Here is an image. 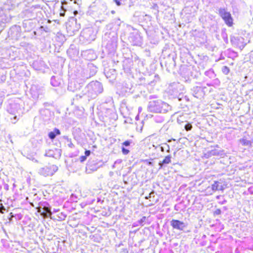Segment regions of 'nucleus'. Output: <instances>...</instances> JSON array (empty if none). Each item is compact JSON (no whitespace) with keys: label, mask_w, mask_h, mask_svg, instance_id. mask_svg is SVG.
<instances>
[{"label":"nucleus","mask_w":253,"mask_h":253,"mask_svg":"<svg viewBox=\"0 0 253 253\" xmlns=\"http://www.w3.org/2000/svg\"><path fill=\"white\" fill-rule=\"evenodd\" d=\"M155 194V192L154 191H152L151 192H150L149 194V197H151L152 196H154V195Z\"/></svg>","instance_id":"c9c22d12"},{"label":"nucleus","mask_w":253,"mask_h":253,"mask_svg":"<svg viewBox=\"0 0 253 253\" xmlns=\"http://www.w3.org/2000/svg\"><path fill=\"white\" fill-rule=\"evenodd\" d=\"M58 169L57 167L55 165H51L49 167H45L39 169V173L44 176L52 175Z\"/></svg>","instance_id":"0eeeda50"},{"label":"nucleus","mask_w":253,"mask_h":253,"mask_svg":"<svg viewBox=\"0 0 253 253\" xmlns=\"http://www.w3.org/2000/svg\"><path fill=\"white\" fill-rule=\"evenodd\" d=\"M56 136V135L55 132H53V131H51L48 133V137L51 139H54L55 138Z\"/></svg>","instance_id":"412c9836"},{"label":"nucleus","mask_w":253,"mask_h":253,"mask_svg":"<svg viewBox=\"0 0 253 253\" xmlns=\"http://www.w3.org/2000/svg\"><path fill=\"white\" fill-rule=\"evenodd\" d=\"M181 80L185 82H188L189 77V69L185 65L181 66L180 69Z\"/></svg>","instance_id":"6e6552de"},{"label":"nucleus","mask_w":253,"mask_h":253,"mask_svg":"<svg viewBox=\"0 0 253 253\" xmlns=\"http://www.w3.org/2000/svg\"><path fill=\"white\" fill-rule=\"evenodd\" d=\"M175 84V85H179V84Z\"/></svg>","instance_id":"37998d69"},{"label":"nucleus","mask_w":253,"mask_h":253,"mask_svg":"<svg viewBox=\"0 0 253 253\" xmlns=\"http://www.w3.org/2000/svg\"><path fill=\"white\" fill-rule=\"evenodd\" d=\"M185 128L186 130H190V124L189 123H187L185 126Z\"/></svg>","instance_id":"2f4dec72"},{"label":"nucleus","mask_w":253,"mask_h":253,"mask_svg":"<svg viewBox=\"0 0 253 253\" xmlns=\"http://www.w3.org/2000/svg\"><path fill=\"white\" fill-rule=\"evenodd\" d=\"M25 10L28 17L34 19L41 14V8L40 5H36L31 6Z\"/></svg>","instance_id":"20e7f679"},{"label":"nucleus","mask_w":253,"mask_h":253,"mask_svg":"<svg viewBox=\"0 0 253 253\" xmlns=\"http://www.w3.org/2000/svg\"><path fill=\"white\" fill-rule=\"evenodd\" d=\"M66 217V215L63 212H60L59 213V214L57 216V218H54V219H56L58 220H65Z\"/></svg>","instance_id":"dca6fc26"},{"label":"nucleus","mask_w":253,"mask_h":253,"mask_svg":"<svg viewBox=\"0 0 253 253\" xmlns=\"http://www.w3.org/2000/svg\"><path fill=\"white\" fill-rule=\"evenodd\" d=\"M8 37L12 39L18 40L21 36V29L19 26H12L8 32Z\"/></svg>","instance_id":"423d86ee"},{"label":"nucleus","mask_w":253,"mask_h":253,"mask_svg":"<svg viewBox=\"0 0 253 253\" xmlns=\"http://www.w3.org/2000/svg\"><path fill=\"white\" fill-rule=\"evenodd\" d=\"M80 159L81 162H83L86 159V157L85 156H82L80 157Z\"/></svg>","instance_id":"c85d7f7f"},{"label":"nucleus","mask_w":253,"mask_h":253,"mask_svg":"<svg viewBox=\"0 0 253 253\" xmlns=\"http://www.w3.org/2000/svg\"><path fill=\"white\" fill-rule=\"evenodd\" d=\"M239 141L243 146L251 147L253 143V137L248 138L245 136L241 138Z\"/></svg>","instance_id":"9d476101"},{"label":"nucleus","mask_w":253,"mask_h":253,"mask_svg":"<svg viewBox=\"0 0 253 253\" xmlns=\"http://www.w3.org/2000/svg\"><path fill=\"white\" fill-rule=\"evenodd\" d=\"M143 219H145V217H144H144L142 218V219H141V221H143Z\"/></svg>","instance_id":"a19ab883"},{"label":"nucleus","mask_w":253,"mask_h":253,"mask_svg":"<svg viewBox=\"0 0 253 253\" xmlns=\"http://www.w3.org/2000/svg\"><path fill=\"white\" fill-rule=\"evenodd\" d=\"M21 1L22 3V7H19V8H20V11L21 9L25 8V7H27L28 4L31 3L34 1V0H21Z\"/></svg>","instance_id":"2eb2a0df"},{"label":"nucleus","mask_w":253,"mask_h":253,"mask_svg":"<svg viewBox=\"0 0 253 253\" xmlns=\"http://www.w3.org/2000/svg\"><path fill=\"white\" fill-rule=\"evenodd\" d=\"M209 154L208 155L209 156H215V155H217L218 154V153L215 149L209 151Z\"/></svg>","instance_id":"a211bd4d"},{"label":"nucleus","mask_w":253,"mask_h":253,"mask_svg":"<svg viewBox=\"0 0 253 253\" xmlns=\"http://www.w3.org/2000/svg\"><path fill=\"white\" fill-rule=\"evenodd\" d=\"M9 215L10 216L8 217V219L9 220V222H11L12 220V218L14 217V215L12 212H10Z\"/></svg>","instance_id":"473e14b6"},{"label":"nucleus","mask_w":253,"mask_h":253,"mask_svg":"<svg viewBox=\"0 0 253 253\" xmlns=\"http://www.w3.org/2000/svg\"><path fill=\"white\" fill-rule=\"evenodd\" d=\"M85 153V156L86 157H87V156H89V155H90V151L89 150H86V151H85V153Z\"/></svg>","instance_id":"72a5a7b5"},{"label":"nucleus","mask_w":253,"mask_h":253,"mask_svg":"<svg viewBox=\"0 0 253 253\" xmlns=\"http://www.w3.org/2000/svg\"><path fill=\"white\" fill-rule=\"evenodd\" d=\"M171 157L170 155H168L166 156L162 162L159 163V165L160 167L162 168L164 165H166L170 163L171 162Z\"/></svg>","instance_id":"4468645a"},{"label":"nucleus","mask_w":253,"mask_h":253,"mask_svg":"<svg viewBox=\"0 0 253 253\" xmlns=\"http://www.w3.org/2000/svg\"><path fill=\"white\" fill-rule=\"evenodd\" d=\"M53 132H55L56 135H59L60 134V130L57 128H55L53 130Z\"/></svg>","instance_id":"c756f323"},{"label":"nucleus","mask_w":253,"mask_h":253,"mask_svg":"<svg viewBox=\"0 0 253 253\" xmlns=\"http://www.w3.org/2000/svg\"><path fill=\"white\" fill-rule=\"evenodd\" d=\"M88 96L91 98H94L103 90L102 84L97 81H93L87 84L86 87Z\"/></svg>","instance_id":"7ed1b4c3"},{"label":"nucleus","mask_w":253,"mask_h":253,"mask_svg":"<svg viewBox=\"0 0 253 253\" xmlns=\"http://www.w3.org/2000/svg\"><path fill=\"white\" fill-rule=\"evenodd\" d=\"M222 71L225 75H227L230 71L229 68L226 66H224L222 68Z\"/></svg>","instance_id":"f3484780"},{"label":"nucleus","mask_w":253,"mask_h":253,"mask_svg":"<svg viewBox=\"0 0 253 253\" xmlns=\"http://www.w3.org/2000/svg\"><path fill=\"white\" fill-rule=\"evenodd\" d=\"M121 0H114L115 2H116V4L118 6H120L121 5L122 3L121 2Z\"/></svg>","instance_id":"7c9ffc66"},{"label":"nucleus","mask_w":253,"mask_h":253,"mask_svg":"<svg viewBox=\"0 0 253 253\" xmlns=\"http://www.w3.org/2000/svg\"><path fill=\"white\" fill-rule=\"evenodd\" d=\"M8 2H10V4H11L12 5H14L15 7H17L16 9L20 11V8H19V7H22V3L21 0H7L5 3H9Z\"/></svg>","instance_id":"f8f14e48"},{"label":"nucleus","mask_w":253,"mask_h":253,"mask_svg":"<svg viewBox=\"0 0 253 253\" xmlns=\"http://www.w3.org/2000/svg\"><path fill=\"white\" fill-rule=\"evenodd\" d=\"M1 202V200H0V202ZM6 211L5 208L2 205V203H0V212L1 213H3L4 212V211Z\"/></svg>","instance_id":"4be33fe9"},{"label":"nucleus","mask_w":253,"mask_h":253,"mask_svg":"<svg viewBox=\"0 0 253 253\" xmlns=\"http://www.w3.org/2000/svg\"><path fill=\"white\" fill-rule=\"evenodd\" d=\"M4 188L6 190H8V186L7 184H6L5 186H4Z\"/></svg>","instance_id":"4c0bfd02"},{"label":"nucleus","mask_w":253,"mask_h":253,"mask_svg":"<svg viewBox=\"0 0 253 253\" xmlns=\"http://www.w3.org/2000/svg\"><path fill=\"white\" fill-rule=\"evenodd\" d=\"M54 80H55V78L54 77H52L51 78V84L53 85V86H57L58 85V84L57 83H55L54 82Z\"/></svg>","instance_id":"a878e982"},{"label":"nucleus","mask_w":253,"mask_h":253,"mask_svg":"<svg viewBox=\"0 0 253 253\" xmlns=\"http://www.w3.org/2000/svg\"><path fill=\"white\" fill-rule=\"evenodd\" d=\"M122 151L123 154L124 155H127L129 152V151L128 149H126L124 147H122Z\"/></svg>","instance_id":"5701e85b"},{"label":"nucleus","mask_w":253,"mask_h":253,"mask_svg":"<svg viewBox=\"0 0 253 253\" xmlns=\"http://www.w3.org/2000/svg\"><path fill=\"white\" fill-rule=\"evenodd\" d=\"M211 189L213 192L217 190H222L223 189V186L221 183L215 181L213 184L211 185Z\"/></svg>","instance_id":"ddd939ff"},{"label":"nucleus","mask_w":253,"mask_h":253,"mask_svg":"<svg viewBox=\"0 0 253 253\" xmlns=\"http://www.w3.org/2000/svg\"><path fill=\"white\" fill-rule=\"evenodd\" d=\"M42 207H40L38 209V212L41 213L42 215Z\"/></svg>","instance_id":"f704fd0d"},{"label":"nucleus","mask_w":253,"mask_h":253,"mask_svg":"<svg viewBox=\"0 0 253 253\" xmlns=\"http://www.w3.org/2000/svg\"><path fill=\"white\" fill-rule=\"evenodd\" d=\"M45 156L50 157H54V155L53 153V151L49 150L48 151H47L45 155Z\"/></svg>","instance_id":"aec40b11"},{"label":"nucleus","mask_w":253,"mask_h":253,"mask_svg":"<svg viewBox=\"0 0 253 253\" xmlns=\"http://www.w3.org/2000/svg\"><path fill=\"white\" fill-rule=\"evenodd\" d=\"M92 32V31L91 29H87L85 31H84L83 33L84 35H87L89 34Z\"/></svg>","instance_id":"393cba45"},{"label":"nucleus","mask_w":253,"mask_h":253,"mask_svg":"<svg viewBox=\"0 0 253 253\" xmlns=\"http://www.w3.org/2000/svg\"><path fill=\"white\" fill-rule=\"evenodd\" d=\"M219 14L223 19L227 25L230 27L233 24V19L229 12H228L225 8H219Z\"/></svg>","instance_id":"39448f33"},{"label":"nucleus","mask_w":253,"mask_h":253,"mask_svg":"<svg viewBox=\"0 0 253 253\" xmlns=\"http://www.w3.org/2000/svg\"><path fill=\"white\" fill-rule=\"evenodd\" d=\"M9 3H5L0 9V27H4L6 23L11 20L12 17L19 12L16 9L17 7Z\"/></svg>","instance_id":"f257e3e1"},{"label":"nucleus","mask_w":253,"mask_h":253,"mask_svg":"<svg viewBox=\"0 0 253 253\" xmlns=\"http://www.w3.org/2000/svg\"><path fill=\"white\" fill-rule=\"evenodd\" d=\"M1 30L0 31V33L1 32Z\"/></svg>","instance_id":"c03bdc74"},{"label":"nucleus","mask_w":253,"mask_h":253,"mask_svg":"<svg viewBox=\"0 0 253 253\" xmlns=\"http://www.w3.org/2000/svg\"><path fill=\"white\" fill-rule=\"evenodd\" d=\"M72 83H69V85H68V88L69 90L70 91H75V89H73L72 88Z\"/></svg>","instance_id":"cd10ccee"},{"label":"nucleus","mask_w":253,"mask_h":253,"mask_svg":"<svg viewBox=\"0 0 253 253\" xmlns=\"http://www.w3.org/2000/svg\"><path fill=\"white\" fill-rule=\"evenodd\" d=\"M170 224L174 229L183 230L185 227L184 222L178 220L172 219L170 221Z\"/></svg>","instance_id":"9b49d317"},{"label":"nucleus","mask_w":253,"mask_h":253,"mask_svg":"<svg viewBox=\"0 0 253 253\" xmlns=\"http://www.w3.org/2000/svg\"><path fill=\"white\" fill-rule=\"evenodd\" d=\"M221 213V211L220 209H216L214 211V215H219Z\"/></svg>","instance_id":"bb28decb"},{"label":"nucleus","mask_w":253,"mask_h":253,"mask_svg":"<svg viewBox=\"0 0 253 253\" xmlns=\"http://www.w3.org/2000/svg\"><path fill=\"white\" fill-rule=\"evenodd\" d=\"M148 108L151 112L165 113L170 110L171 107L168 103L158 100L150 101Z\"/></svg>","instance_id":"f03ea898"},{"label":"nucleus","mask_w":253,"mask_h":253,"mask_svg":"<svg viewBox=\"0 0 253 253\" xmlns=\"http://www.w3.org/2000/svg\"><path fill=\"white\" fill-rule=\"evenodd\" d=\"M42 206H43L42 208V216L44 217H50L51 219H53L51 217L52 212L48 203H43Z\"/></svg>","instance_id":"1a4fd4ad"},{"label":"nucleus","mask_w":253,"mask_h":253,"mask_svg":"<svg viewBox=\"0 0 253 253\" xmlns=\"http://www.w3.org/2000/svg\"><path fill=\"white\" fill-rule=\"evenodd\" d=\"M130 143H131L130 140H126L125 142H124L122 144H123V145L126 147V146H129Z\"/></svg>","instance_id":"b1692460"},{"label":"nucleus","mask_w":253,"mask_h":253,"mask_svg":"<svg viewBox=\"0 0 253 253\" xmlns=\"http://www.w3.org/2000/svg\"><path fill=\"white\" fill-rule=\"evenodd\" d=\"M150 197H149V196H146L145 198L146 199H148V198H150Z\"/></svg>","instance_id":"79ce46f5"},{"label":"nucleus","mask_w":253,"mask_h":253,"mask_svg":"<svg viewBox=\"0 0 253 253\" xmlns=\"http://www.w3.org/2000/svg\"><path fill=\"white\" fill-rule=\"evenodd\" d=\"M60 15L61 16H63L64 15V12H63V13H61H61H60Z\"/></svg>","instance_id":"58836bf2"},{"label":"nucleus","mask_w":253,"mask_h":253,"mask_svg":"<svg viewBox=\"0 0 253 253\" xmlns=\"http://www.w3.org/2000/svg\"><path fill=\"white\" fill-rule=\"evenodd\" d=\"M160 149H161V151H162V152H164L165 149H167L168 152H169V146L167 144H165L163 146H161Z\"/></svg>","instance_id":"6ab92c4d"},{"label":"nucleus","mask_w":253,"mask_h":253,"mask_svg":"<svg viewBox=\"0 0 253 253\" xmlns=\"http://www.w3.org/2000/svg\"><path fill=\"white\" fill-rule=\"evenodd\" d=\"M58 211V210H55V209H54V210H53V212H57Z\"/></svg>","instance_id":"ea45409f"},{"label":"nucleus","mask_w":253,"mask_h":253,"mask_svg":"<svg viewBox=\"0 0 253 253\" xmlns=\"http://www.w3.org/2000/svg\"><path fill=\"white\" fill-rule=\"evenodd\" d=\"M14 121L13 122V123L15 124L17 121V116H14L13 118Z\"/></svg>","instance_id":"e433bc0d"}]
</instances>
